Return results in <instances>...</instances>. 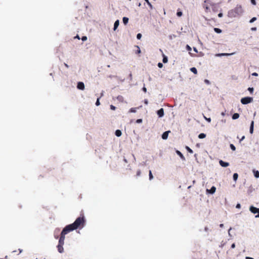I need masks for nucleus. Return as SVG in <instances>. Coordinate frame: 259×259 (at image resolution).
Returning a JSON list of instances; mask_svg holds the SVG:
<instances>
[{"instance_id": "nucleus-50", "label": "nucleus", "mask_w": 259, "mask_h": 259, "mask_svg": "<svg viewBox=\"0 0 259 259\" xmlns=\"http://www.w3.org/2000/svg\"><path fill=\"white\" fill-rule=\"evenodd\" d=\"M143 91L145 92V93H146L147 92V89L145 87H144L143 88Z\"/></svg>"}, {"instance_id": "nucleus-23", "label": "nucleus", "mask_w": 259, "mask_h": 259, "mask_svg": "<svg viewBox=\"0 0 259 259\" xmlns=\"http://www.w3.org/2000/svg\"><path fill=\"white\" fill-rule=\"evenodd\" d=\"M253 172H254V177L256 178H259V171L257 170H256V171L254 170Z\"/></svg>"}, {"instance_id": "nucleus-16", "label": "nucleus", "mask_w": 259, "mask_h": 259, "mask_svg": "<svg viewBox=\"0 0 259 259\" xmlns=\"http://www.w3.org/2000/svg\"><path fill=\"white\" fill-rule=\"evenodd\" d=\"M177 153L180 156V157L181 158V159L182 160H185V157L184 156L183 154L180 151L177 150Z\"/></svg>"}, {"instance_id": "nucleus-6", "label": "nucleus", "mask_w": 259, "mask_h": 259, "mask_svg": "<svg viewBox=\"0 0 259 259\" xmlns=\"http://www.w3.org/2000/svg\"><path fill=\"white\" fill-rule=\"evenodd\" d=\"M249 210L253 213L255 214L257 213L259 214V208L251 206L249 207Z\"/></svg>"}, {"instance_id": "nucleus-40", "label": "nucleus", "mask_w": 259, "mask_h": 259, "mask_svg": "<svg viewBox=\"0 0 259 259\" xmlns=\"http://www.w3.org/2000/svg\"><path fill=\"white\" fill-rule=\"evenodd\" d=\"M100 104V102H99V99H98L97 101H96V105L97 106H99Z\"/></svg>"}, {"instance_id": "nucleus-12", "label": "nucleus", "mask_w": 259, "mask_h": 259, "mask_svg": "<svg viewBox=\"0 0 259 259\" xmlns=\"http://www.w3.org/2000/svg\"><path fill=\"white\" fill-rule=\"evenodd\" d=\"M63 245L58 244L57 246L58 250L60 253H62L64 251Z\"/></svg>"}, {"instance_id": "nucleus-41", "label": "nucleus", "mask_w": 259, "mask_h": 259, "mask_svg": "<svg viewBox=\"0 0 259 259\" xmlns=\"http://www.w3.org/2000/svg\"><path fill=\"white\" fill-rule=\"evenodd\" d=\"M147 4L148 5V6H149V7L151 9H153V6L150 2L147 3Z\"/></svg>"}, {"instance_id": "nucleus-54", "label": "nucleus", "mask_w": 259, "mask_h": 259, "mask_svg": "<svg viewBox=\"0 0 259 259\" xmlns=\"http://www.w3.org/2000/svg\"><path fill=\"white\" fill-rule=\"evenodd\" d=\"M64 65L67 68H68L69 67V66L66 64V63H64Z\"/></svg>"}, {"instance_id": "nucleus-47", "label": "nucleus", "mask_w": 259, "mask_h": 259, "mask_svg": "<svg viewBox=\"0 0 259 259\" xmlns=\"http://www.w3.org/2000/svg\"><path fill=\"white\" fill-rule=\"evenodd\" d=\"M235 247V244L234 243L231 245V248H234Z\"/></svg>"}, {"instance_id": "nucleus-25", "label": "nucleus", "mask_w": 259, "mask_h": 259, "mask_svg": "<svg viewBox=\"0 0 259 259\" xmlns=\"http://www.w3.org/2000/svg\"><path fill=\"white\" fill-rule=\"evenodd\" d=\"M214 30L215 32L218 33H220L222 32V30L220 29V28H214Z\"/></svg>"}, {"instance_id": "nucleus-17", "label": "nucleus", "mask_w": 259, "mask_h": 259, "mask_svg": "<svg viewBox=\"0 0 259 259\" xmlns=\"http://www.w3.org/2000/svg\"><path fill=\"white\" fill-rule=\"evenodd\" d=\"M115 135L117 136V137H120L121 136V134H122V133L121 132V131L119 130H117L116 131H115Z\"/></svg>"}, {"instance_id": "nucleus-43", "label": "nucleus", "mask_w": 259, "mask_h": 259, "mask_svg": "<svg viewBox=\"0 0 259 259\" xmlns=\"http://www.w3.org/2000/svg\"><path fill=\"white\" fill-rule=\"evenodd\" d=\"M205 119L209 122H210L211 121V118H206L205 117Z\"/></svg>"}, {"instance_id": "nucleus-32", "label": "nucleus", "mask_w": 259, "mask_h": 259, "mask_svg": "<svg viewBox=\"0 0 259 259\" xmlns=\"http://www.w3.org/2000/svg\"><path fill=\"white\" fill-rule=\"evenodd\" d=\"M177 15L179 17H181L182 15V12L181 11L177 12Z\"/></svg>"}, {"instance_id": "nucleus-61", "label": "nucleus", "mask_w": 259, "mask_h": 259, "mask_svg": "<svg viewBox=\"0 0 259 259\" xmlns=\"http://www.w3.org/2000/svg\"><path fill=\"white\" fill-rule=\"evenodd\" d=\"M147 103H148L147 101H145L146 104H147Z\"/></svg>"}, {"instance_id": "nucleus-45", "label": "nucleus", "mask_w": 259, "mask_h": 259, "mask_svg": "<svg viewBox=\"0 0 259 259\" xmlns=\"http://www.w3.org/2000/svg\"><path fill=\"white\" fill-rule=\"evenodd\" d=\"M251 30L252 31H256V27H252V28H251Z\"/></svg>"}, {"instance_id": "nucleus-7", "label": "nucleus", "mask_w": 259, "mask_h": 259, "mask_svg": "<svg viewBox=\"0 0 259 259\" xmlns=\"http://www.w3.org/2000/svg\"><path fill=\"white\" fill-rule=\"evenodd\" d=\"M77 88L79 90H83L84 89V84L82 82H78Z\"/></svg>"}, {"instance_id": "nucleus-59", "label": "nucleus", "mask_w": 259, "mask_h": 259, "mask_svg": "<svg viewBox=\"0 0 259 259\" xmlns=\"http://www.w3.org/2000/svg\"><path fill=\"white\" fill-rule=\"evenodd\" d=\"M145 2L147 3H148L149 2V0H145Z\"/></svg>"}, {"instance_id": "nucleus-13", "label": "nucleus", "mask_w": 259, "mask_h": 259, "mask_svg": "<svg viewBox=\"0 0 259 259\" xmlns=\"http://www.w3.org/2000/svg\"><path fill=\"white\" fill-rule=\"evenodd\" d=\"M119 21L118 20H117L114 24V28H113L114 30H115L117 28V27L119 26Z\"/></svg>"}, {"instance_id": "nucleus-2", "label": "nucleus", "mask_w": 259, "mask_h": 259, "mask_svg": "<svg viewBox=\"0 0 259 259\" xmlns=\"http://www.w3.org/2000/svg\"><path fill=\"white\" fill-rule=\"evenodd\" d=\"M215 6H217V4L212 3L210 0H205L202 5V7L204 8L205 12L206 13L210 12V7H211V8L213 9V8H214Z\"/></svg>"}, {"instance_id": "nucleus-38", "label": "nucleus", "mask_w": 259, "mask_h": 259, "mask_svg": "<svg viewBox=\"0 0 259 259\" xmlns=\"http://www.w3.org/2000/svg\"><path fill=\"white\" fill-rule=\"evenodd\" d=\"M81 39L82 41H85L87 39V37L85 36H83L82 37Z\"/></svg>"}, {"instance_id": "nucleus-37", "label": "nucleus", "mask_w": 259, "mask_h": 259, "mask_svg": "<svg viewBox=\"0 0 259 259\" xmlns=\"http://www.w3.org/2000/svg\"><path fill=\"white\" fill-rule=\"evenodd\" d=\"M142 122V119H138L136 120V123H140Z\"/></svg>"}, {"instance_id": "nucleus-20", "label": "nucleus", "mask_w": 259, "mask_h": 259, "mask_svg": "<svg viewBox=\"0 0 259 259\" xmlns=\"http://www.w3.org/2000/svg\"><path fill=\"white\" fill-rule=\"evenodd\" d=\"M162 61L164 63H166L168 61L167 57L166 56H165L164 55H163Z\"/></svg>"}, {"instance_id": "nucleus-48", "label": "nucleus", "mask_w": 259, "mask_h": 259, "mask_svg": "<svg viewBox=\"0 0 259 259\" xmlns=\"http://www.w3.org/2000/svg\"><path fill=\"white\" fill-rule=\"evenodd\" d=\"M187 49H188L189 51H191V47H190L189 46H188V45H187Z\"/></svg>"}, {"instance_id": "nucleus-10", "label": "nucleus", "mask_w": 259, "mask_h": 259, "mask_svg": "<svg viewBox=\"0 0 259 259\" xmlns=\"http://www.w3.org/2000/svg\"><path fill=\"white\" fill-rule=\"evenodd\" d=\"M157 113L159 117H161L164 115V110L163 108H161L158 110L157 112Z\"/></svg>"}, {"instance_id": "nucleus-19", "label": "nucleus", "mask_w": 259, "mask_h": 259, "mask_svg": "<svg viewBox=\"0 0 259 259\" xmlns=\"http://www.w3.org/2000/svg\"><path fill=\"white\" fill-rule=\"evenodd\" d=\"M190 70L191 71V72L194 73L195 74H196L197 73V70L195 67H192L190 69Z\"/></svg>"}, {"instance_id": "nucleus-35", "label": "nucleus", "mask_w": 259, "mask_h": 259, "mask_svg": "<svg viewBox=\"0 0 259 259\" xmlns=\"http://www.w3.org/2000/svg\"><path fill=\"white\" fill-rule=\"evenodd\" d=\"M110 107V109L111 110H115V109H116V107L112 105H111Z\"/></svg>"}, {"instance_id": "nucleus-57", "label": "nucleus", "mask_w": 259, "mask_h": 259, "mask_svg": "<svg viewBox=\"0 0 259 259\" xmlns=\"http://www.w3.org/2000/svg\"><path fill=\"white\" fill-rule=\"evenodd\" d=\"M244 138H245V137H244V136H243V137H242V138L241 139L240 141L243 140Z\"/></svg>"}, {"instance_id": "nucleus-42", "label": "nucleus", "mask_w": 259, "mask_h": 259, "mask_svg": "<svg viewBox=\"0 0 259 259\" xmlns=\"http://www.w3.org/2000/svg\"><path fill=\"white\" fill-rule=\"evenodd\" d=\"M251 3H252L253 5H256V2H255V0H251Z\"/></svg>"}, {"instance_id": "nucleus-44", "label": "nucleus", "mask_w": 259, "mask_h": 259, "mask_svg": "<svg viewBox=\"0 0 259 259\" xmlns=\"http://www.w3.org/2000/svg\"><path fill=\"white\" fill-rule=\"evenodd\" d=\"M252 75L257 76L258 75V74L256 72H253V73H252Z\"/></svg>"}, {"instance_id": "nucleus-27", "label": "nucleus", "mask_w": 259, "mask_h": 259, "mask_svg": "<svg viewBox=\"0 0 259 259\" xmlns=\"http://www.w3.org/2000/svg\"><path fill=\"white\" fill-rule=\"evenodd\" d=\"M137 111V108H132L130 109L129 112H133L135 113Z\"/></svg>"}, {"instance_id": "nucleus-26", "label": "nucleus", "mask_w": 259, "mask_h": 259, "mask_svg": "<svg viewBox=\"0 0 259 259\" xmlns=\"http://www.w3.org/2000/svg\"><path fill=\"white\" fill-rule=\"evenodd\" d=\"M238 175L237 173H235L233 175V180L236 181L237 179H238Z\"/></svg>"}, {"instance_id": "nucleus-1", "label": "nucleus", "mask_w": 259, "mask_h": 259, "mask_svg": "<svg viewBox=\"0 0 259 259\" xmlns=\"http://www.w3.org/2000/svg\"><path fill=\"white\" fill-rule=\"evenodd\" d=\"M85 220L84 216L81 215L77 218L74 222L71 224L67 225L66 228L69 232L78 228H82L84 226Z\"/></svg>"}, {"instance_id": "nucleus-49", "label": "nucleus", "mask_w": 259, "mask_h": 259, "mask_svg": "<svg viewBox=\"0 0 259 259\" xmlns=\"http://www.w3.org/2000/svg\"><path fill=\"white\" fill-rule=\"evenodd\" d=\"M218 16L219 17H222L223 16V13H220L218 14Z\"/></svg>"}, {"instance_id": "nucleus-30", "label": "nucleus", "mask_w": 259, "mask_h": 259, "mask_svg": "<svg viewBox=\"0 0 259 259\" xmlns=\"http://www.w3.org/2000/svg\"><path fill=\"white\" fill-rule=\"evenodd\" d=\"M230 148L233 151H235V149H236V148H235V146L234 145H233V144H231L230 145Z\"/></svg>"}, {"instance_id": "nucleus-62", "label": "nucleus", "mask_w": 259, "mask_h": 259, "mask_svg": "<svg viewBox=\"0 0 259 259\" xmlns=\"http://www.w3.org/2000/svg\"><path fill=\"white\" fill-rule=\"evenodd\" d=\"M55 237L56 239H57V238H58V236H57V237L55 236Z\"/></svg>"}, {"instance_id": "nucleus-15", "label": "nucleus", "mask_w": 259, "mask_h": 259, "mask_svg": "<svg viewBox=\"0 0 259 259\" xmlns=\"http://www.w3.org/2000/svg\"><path fill=\"white\" fill-rule=\"evenodd\" d=\"M234 54V53H231V54L222 53V54H217L216 56H229V55H233Z\"/></svg>"}, {"instance_id": "nucleus-28", "label": "nucleus", "mask_w": 259, "mask_h": 259, "mask_svg": "<svg viewBox=\"0 0 259 259\" xmlns=\"http://www.w3.org/2000/svg\"><path fill=\"white\" fill-rule=\"evenodd\" d=\"M149 180H151L153 178V176L152 175V172H151V170H149Z\"/></svg>"}, {"instance_id": "nucleus-55", "label": "nucleus", "mask_w": 259, "mask_h": 259, "mask_svg": "<svg viewBox=\"0 0 259 259\" xmlns=\"http://www.w3.org/2000/svg\"><path fill=\"white\" fill-rule=\"evenodd\" d=\"M223 226H224V225H223V224H221L220 225V227H223Z\"/></svg>"}, {"instance_id": "nucleus-29", "label": "nucleus", "mask_w": 259, "mask_h": 259, "mask_svg": "<svg viewBox=\"0 0 259 259\" xmlns=\"http://www.w3.org/2000/svg\"><path fill=\"white\" fill-rule=\"evenodd\" d=\"M136 48H137V51H136V53H137V54H140V53H141V50H140V49L139 47V46H136Z\"/></svg>"}, {"instance_id": "nucleus-39", "label": "nucleus", "mask_w": 259, "mask_h": 259, "mask_svg": "<svg viewBox=\"0 0 259 259\" xmlns=\"http://www.w3.org/2000/svg\"><path fill=\"white\" fill-rule=\"evenodd\" d=\"M157 65L159 68H162L163 67V64L161 63H158Z\"/></svg>"}, {"instance_id": "nucleus-11", "label": "nucleus", "mask_w": 259, "mask_h": 259, "mask_svg": "<svg viewBox=\"0 0 259 259\" xmlns=\"http://www.w3.org/2000/svg\"><path fill=\"white\" fill-rule=\"evenodd\" d=\"M216 190V188L214 186H212L210 189H207L206 191L207 192L210 193V194H213Z\"/></svg>"}, {"instance_id": "nucleus-56", "label": "nucleus", "mask_w": 259, "mask_h": 259, "mask_svg": "<svg viewBox=\"0 0 259 259\" xmlns=\"http://www.w3.org/2000/svg\"><path fill=\"white\" fill-rule=\"evenodd\" d=\"M75 38H77L78 39H80V38L78 35H77L75 37Z\"/></svg>"}, {"instance_id": "nucleus-36", "label": "nucleus", "mask_w": 259, "mask_h": 259, "mask_svg": "<svg viewBox=\"0 0 259 259\" xmlns=\"http://www.w3.org/2000/svg\"><path fill=\"white\" fill-rule=\"evenodd\" d=\"M248 90L250 92V93H252L253 91V88H249L248 89Z\"/></svg>"}, {"instance_id": "nucleus-14", "label": "nucleus", "mask_w": 259, "mask_h": 259, "mask_svg": "<svg viewBox=\"0 0 259 259\" xmlns=\"http://www.w3.org/2000/svg\"><path fill=\"white\" fill-rule=\"evenodd\" d=\"M253 126H254V121H252L251 122V124H250V130H249L250 134H252L253 132Z\"/></svg>"}, {"instance_id": "nucleus-8", "label": "nucleus", "mask_w": 259, "mask_h": 259, "mask_svg": "<svg viewBox=\"0 0 259 259\" xmlns=\"http://www.w3.org/2000/svg\"><path fill=\"white\" fill-rule=\"evenodd\" d=\"M219 163L222 167H227L229 165V163L228 162H225L222 160H220L219 161Z\"/></svg>"}, {"instance_id": "nucleus-46", "label": "nucleus", "mask_w": 259, "mask_h": 259, "mask_svg": "<svg viewBox=\"0 0 259 259\" xmlns=\"http://www.w3.org/2000/svg\"><path fill=\"white\" fill-rule=\"evenodd\" d=\"M236 208H240L241 207V205H240V204H239V203H238V204H237V205H236Z\"/></svg>"}, {"instance_id": "nucleus-60", "label": "nucleus", "mask_w": 259, "mask_h": 259, "mask_svg": "<svg viewBox=\"0 0 259 259\" xmlns=\"http://www.w3.org/2000/svg\"><path fill=\"white\" fill-rule=\"evenodd\" d=\"M194 50L195 51L197 52V50H196V49L195 48H194Z\"/></svg>"}, {"instance_id": "nucleus-4", "label": "nucleus", "mask_w": 259, "mask_h": 259, "mask_svg": "<svg viewBox=\"0 0 259 259\" xmlns=\"http://www.w3.org/2000/svg\"><path fill=\"white\" fill-rule=\"evenodd\" d=\"M69 232L66 229L64 228L62 230V231L61 233L60 237L59 240V245H64V240L65 238V235L67 234Z\"/></svg>"}, {"instance_id": "nucleus-34", "label": "nucleus", "mask_w": 259, "mask_h": 259, "mask_svg": "<svg viewBox=\"0 0 259 259\" xmlns=\"http://www.w3.org/2000/svg\"><path fill=\"white\" fill-rule=\"evenodd\" d=\"M141 171L140 170H137V174H136V176L138 177V176H140L141 175Z\"/></svg>"}, {"instance_id": "nucleus-24", "label": "nucleus", "mask_w": 259, "mask_h": 259, "mask_svg": "<svg viewBox=\"0 0 259 259\" xmlns=\"http://www.w3.org/2000/svg\"><path fill=\"white\" fill-rule=\"evenodd\" d=\"M186 149L189 153L191 154L193 153V151L188 146H186Z\"/></svg>"}, {"instance_id": "nucleus-51", "label": "nucleus", "mask_w": 259, "mask_h": 259, "mask_svg": "<svg viewBox=\"0 0 259 259\" xmlns=\"http://www.w3.org/2000/svg\"><path fill=\"white\" fill-rule=\"evenodd\" d=\"M245 259H254L253 258H252L251 257H249V256H246L245 257Z\"/></svg>"}, {"instance_id": "nucleus-53", "label": "nucleus", "mask_w": 259, "mask_h": 259, "mask_svg": "<svg viewBox=\"0 0 259 259\" xmlns=\"http://www.w3.org/2000/svg\"><path fill=\"white\" fill-rule=\"evenodd\" d=\"M212 10L214 11V12H216L217 11V10H216V6L213 8V9H212Z\"/></svg>"}, {"instance_id": "nucleus-52", "label": "nucleus", "mask_w": 259, "mask_h": 259, "mask_svg": "<svg viewBox=\"0 0 259 259\" xmlns=\"http://www.w3.org/2000/svg\"><path fill=\"white\" fill-rule=\"evenodd\" d=\"M205 82L206 83H207V84H208V83H209V80H207V79H205Z\"/></svg>"}, {"instance_id": "nucleus-5", "label": "nucleus", "mask_w": 259, "mask_h": 259, "mask_svg": "<svg viewBox=\"0 0 259 259\" xmlns=\"http://www.w3.org/2000/svg\"><path fill=\"white\" fill-rule=\"evenodd\" d=\"M252 100H253V99L251 97H244L241 99V103L242 104H247L249 103H251L252 101Z\"/></svg>"}, {"instance_id": "nucleus-31", "label": "nucleus", "mask_w": 259, "mask_h": 259, "mask_svg": "<svg viewBox=\"0 0 259 259\" xmlns=\"http://www.w3.org/2000/svg\"><path fill=\"white\" fill-rule=\"evenodd\" d=\"M141 37H142V34H141V33H138V34L137 35V38L138 39H140Z\"/></svg>"}, {"instance_id": "nucleus-21", "label": "nucleus", "mask_w": 259, "mask_h": 259, "mask_svg": "<svg viewBox=\"0 0 259 259\" xmlns=\"http://www.w3.org/2000/svg\"><path fill=\"white\" fill-rule=\"evenodd\" d=\"M122 20H123V22L125 25H126L128 23V18L124 17L123 18Z\"/></svg>"}, {"instance_id": "nucleus-18", "label": "nucleus", "mask_w": 259, "mask_h": 259, "mask_svg": "<svg viewBox=\"0 0 259 259\" xmlns=\"http://www.w3.org/2000/svg\"><path fill=\"white\" fill-rule=\"evenodd\" d=\"M239 117V114L238 113H234L232 116V118L233 119H238Z\"/></svg>"}, {"instance_id": "nucleus-58", "label": "nucleus", "mask_w": 259, "mask_h": 259, "mask_svg": "<svg viewBox=\"0 0 259 259\" xmlns=\"http://www.w3.org/2000/svg\"><path fill=\"white\" fill-rule=\"evenodd\" d=\"M255 217V218H259V214L256 215Z\"/></svg>"}, {"instance_id": "nucleus-22", "label": "nucleus", "mask_w": 259, "mask_h": 259, "mask_svg": "<svg viewBox=\"0 0 259 259\" xmlns=\"http://www.w3.org/2000/svg\"><path fill=\"white\" fill-rule=\"evenodd\" d=\"M199 138L203 139L206 137V135L204 133H201L198 136Z\"/></svg>"}, {"instance_id": "nucleus-33", "label": "nucleus", "mask_w": 259, "mask_h": 259, "mask_svg": "<svg viewBox=\"0 0 259 259\" xmlns=\"http://www.w3.org/2000/svg\"><path fill=\"white\" fill-rule=\"evenodd\" d=\"M256 20V17H253L250 20V23H252L254 21H255V20Z\"/></svg>"}, {"instance_id": "nucleus-9", "label": "nucleus", "mask_w": 259, "mask_h": 259, "mask_svg": "<svg viewBox=\"0 0 259 259\" xmlns=\"http://www.w3.org/2000/svg\"><path fill=\"white\" fill-rule=\"evenodd\" d=\"M170 133V131H166L165 132H164L163 133V134L162 135V138L163 139V140H166L167 139V137H168V134Z\"/></svg>"}, {"instance_id": "nucleus-3", "label": "nucleus", "mask_w": 259, "mask_h": 259, "mask_svg": "<svg viewBox=\"0 0 259 259\" xmlns=\"http://www.w3.org/2000/svg\"><path fill=\"white\" fill-rule=\"evenodd\" d=\"M242 13L241 6H237L234 9L229 12V15L231 17H236Z\"/></svg>"}]
</instances>
